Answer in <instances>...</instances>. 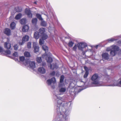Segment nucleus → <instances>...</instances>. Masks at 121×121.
Returning <instances> with one entry per match:
<instances>
[{"label":"nucleus","instance_id":"nucleus-25","mask_svg":"<svg viewBox=\"0 0 121 121\" xmlns=\"http://www.w3.org/2000/svg\"><path fill=\"white\" fill-rule=\"evenodd\" d=\"M64 79V75H62L60 77V83H62Z\"/></svg>","mask_w":121,"mask_h":121},{"label":"nucleus","instance_id":"nucleus-22","mask_svg":"<svg viewBox=\"0 0 121 121\" xmlns=\"http://www.w3.org/2000/svg\"><path fill=\"white\" fill-rule=\"evenodd\" d=\"M41 26L45 27L47 26V24L45 22L42 20L41 21Z\"/></svg>","mask_w":121,"mask_h":121},{"label":"nucleus","instance_id":"nucleus-36","mask_svg":"<svg viewBox=\"0 0 121 121\" xmlns=\"http://www.w3.org/2000/svg\"><path fill=\"white\" fill-rule=\"evenodd\" d=\"M38 19L41 21L43 20V18L41 17V15L38 14Z\"/></svg>","mask_w":121,"mask_h":121},{"label":"nucleus","instance_id":"nucleus-16","mask_svg":"<svg viewBox=\"0 0 121 121\" xmlns=\"http://www.w3.org/2000/svg\"><path fill=\"white\" fill-rule=\"evenodd\" d=\"M22 14L20 13H19L17 14L15 17V18L16 20H19L21 17Z\"/></svg>","mask_w":121,"mask_h":121},{"label":"nucleus","instance_id":"nucleus-49","mask_svg":"<svg viewBox=\"0 0 121 121\" xmlns=\"http://www.w3.org/2000/svg\"><path fill=\"white\" fill-rule=\"evenodd\" d=\"M36 60L37 61V62H38V57H37L36 58Z\"/></svg>","mask_w":121,"mask_h":121},{"label":"nucleus","instance_id":"nucleus-52","mask_svg":"<svg viewBox=\"0 0 121 121\" xmlns=\"http://www.w3.org/2000/svg\"><path fill=\"white\" fill-rule=\"evenodd\" d=\"M67 103H63V104H67Z\"/></svg>","mask_w":121,"mask_h":121},{"label":"nucleus","instance_id":"nucleus-39","mask_svg":"<svg viewBox=\"0 0 121 121\" xmlns=\"http://www.w3.org/2000/svg\"><path fill=\"white\" fill-rule=\"evenodd\" d=\"M55 74V72L54 71H53L50 73V75L52 76H54Z\"/></svg>","mask_w":121,"mask_h":121},{"label":"nucleus","instance_id":"nucleus-40","mask_svg":"<svg viewBox=\"0 0 121 121\" xmlns=\"http://www.w3.org/2000/svg\"><path fill=\"white\" fill-rule=\"evenodd\" d=\"M13 56L15 57H17V53L16 52H15L13 54Z\"/></svg>","mask_w":121,"mask_h":121},{"label":"nucleus","instance_id":"nucleus-47","mask_svg":"<svg viewBox=\"0 0 121 121\" xmlns=\"http://www.w3.org/2000/svg\"><path fill=\"white\" fill-rule=\"evenodd\" d=\"M85 53V52L84 51H83L82 52V54L83 55H84Z\"/></svg>","mask_w":121,"mask_h":121},{"label":"nucleus","instance_id":"nucleus-20","mask_svg":"<svg viewBox=\"0 0 121 121\" xmlns=\"http://www.w3.org/2000/svg\"><path fill=\"white\" fill-rule=\"evenodd\" d=\"M66 90V89L65 87H61L59 90V91L60 93H64L65 92Z\"/></svg>","mask_w":121,"mask_h":121},{"label":"nucleus","instance_id":"nucleus-9","mask_svg":"<svg viewBox=\"0 0 121 121\" xmlns=\"http://www.w3.org/2000/svg\"><path fill=\"white\" fill-rule=\"evenodd\" d=\"M25 13L29 17L31 18L32 17V14L31 13L30 9H26L25 10Z\"/></svg>","mask_w":121,"mask_h":121},{"label":"nucleus","instance_id":"nucleus-18","mask_svg":"<svg viewBox=\"0 0 121 121\" xmlns=\"http://www.w3.org/2000/svg\"><path fill=\"white\" fill-rule=\"evenodd\" d=\"M47 61V62L49 63H51L53 61L52 58L51 57H48V58L46 59Z\"/></svg>","mask_w":121,"mask_h":121},{"label":"nucleus","instance_id":"nucleus-4","mask_svg":"<svg viewBox=\"0 0 121 121\" xmlns=\"http://www.w3.org/2000/svg\"><path fill=\"white\" fill-rule=\"evenodd\" d=\"M119 48L116 46H113L112 49L111 50L110 55L111 56H114L117 53V51L118 50Z\"/></svg>","mask_w":121,"mask_h":121},{"label":"nucleus","instance_id":"nucleus-38","mask_svg":"<svg viewBox=\"0 0 121 121\" xmlns=\"http://www.w3.org/2000/svg\"><path fill=\"white\" fill-rule=\"evenodd\" d=\"M84 68L85 71V72H89V70L87 67L84 66Z\"/></svg>","mask_w":121,"mask_h":121},{"label":"nucleus","instance_id":"nucleus-14","mask_svg":"<svg viewBox=\"0 0 121 121\" xmlns=\"http://www.w3.org/2000/svg\"><path fill=\"white\" fill-rule=\"evenodd\" d=\"M38 71L43 74L45 73L46 72L45 69L43 67H40L38 68Z\"/></svg>","mask_w":121,"mask_h":121},{"label":"nucleus","instance_id":"nucleus-53","mask_svg":"<svg viewBox=\"0 0 121 121\" xmlns=\"http://www.w3.org/2000/svg\"><path fill=\"white\" fill-rule=\"evenodd\" d=\"M53 88H54L55 87V86H54V87H53Z\"/></svg>","mask_w":121,"mask_h":121},{"label":"nucleus","instance_id":"nucleus-41","mask_svg":"<svg viewBox=\"0 0 121 121\" xmlns=\"http://www.w3.org/2000/svg\"><path fill=\"white\" fill-rule=\"evenodd\" d=\"M42 61V58L41 57H38V63L41 62Z\"/></svg>","mask_w":121,"mask_h":121},{"label":"nucleus","instance_id":"nucleus-46","mask_svg":"<svg viewBox=\"0 0 121 121\" xmlns=\"http://www.w3.org/2000/svg\"><path fill=\"white\" fill-rule=\"evenodd\" d=\"M117 43L119 44H121V40H119L118 41V42H117Z\"/></svg>","mask_w":121,"mask_h":121},{"label":"nucleus","instance_id":"nucleus-11","mask_svg":"<svg viewBox=\"0 0 121 121\" xmlns=\"http://www.w3.org/2000/svg\"><path fill=\"white\" fill-rule=\"evenodd\" d=\"M4 46L5 48L6 49H10L11 47V44L9 43L6 42L4 44Z\"/></svg>","mask_w":121,"mask_h":121},{"label":"nucleus","instance_id":"nucleus-31","mask_svg":"<svg viewBox=\"0 0 121 121\" xmlns=\"http://www.w3.org/2000/svg\"><path fill=\"white\" fill-rule=\"evenodd\" d=\"M47 54L46 53H45L42 56V57L43 59H44L45 60L47 59Z\"/></svg>","mask_w":121,"mask_h":121},{"label":"nucleus","instance_id":"nucleus-13","mask_svg":"<svg viewBox=\"0 0 121 121\" xmlns=\"http://www.w3.org/2000/svg\"><path fill=\"white\" fill-rule=\"evenodd\" d=\"M29 29V28L28 26L27 25H25L23 27L22 31L23 32H26L28 31Z\"/></svg>","mask_w":121,"mask_h":121},{"label":"nucleus","instance_id":"nucleus-54","mask_svg":"<svg viewBox=\"0 0 121 121\" xmlns=\"http://www.w3.org/2000/svg\"><path fill=\"white\" fill-rule=\"evenodd\" d=\"M38 37H39V34H38Z\"/></svg>","mask_w":121,"mask_h":121},{"label":"nucleus","instance_id":"nucleus-45","mask_svg":"<svg viewBox=\"0 0 121 121\" xmlns=\"http://www.w3.org/2000/svg\"><path fill=\"white\" fill-rule=\"evenodd\" d=\"M118 85L120 86V85H121V78L120 79V80L119 81V83L118 84Z\"/></svg>","mask_w":121,"mask_h":121},{"label":"nucleus","instance_id":"nucleus-30","mask_svg":"<svg viewBox=\"0 0 121 121\" xmlns=\"http://www.w3.org/2000/svg\"><path fill=\"white\" fill-rule=\"evenodd\" d=\"M116 40L114 38H111L110 39H109L108 40V42L109 43H111L112 42Z\"/></svg>","mask_w":121,"mask_h":121},{"label":"nucleus","instance_id":"nucleus-19","mask_svg":"<svg viewBox=\"0 0 121 121\" xmlns=\"http://www.w3.org/2000/svg\"><path fill=\"white\" fill-rule=\"evenodd\" d=\"M24 55L26 57H29L30 56V53L27 52H25L24 53Z\"/></svg>","mask_w":121,"mask_h":121},{"label":"nucleus","instance_id":"nucleus-35","mask_svg":"<svg viewBox=\"0 0 121 121\" xmlns=\"http://www.w3.org/2000/svg\"><path fill=\"white\" fill-rule=\"evenodd\" d=\"M63 102L62 100L60 99H58V100L57 103L59 105H60L62 104Z\"/></svg>","mask_w":121,"mask_h":121},{"label":"nucleus","instance_id":"nucleus-23","mask_svg":"<svg viewBox=\"0 0 121 121\" xmlns=\"http://www.w3.org/2000/svg\"><path fill=\"white\" fill-rule=\"evenodd\" d=\"M20 22L22 24H24L26 23V20L25 19H22L20 20Z\"/></svg>","mask_w":121,"mask_h":121},{"label":"nucleus","instance_id":"nucleus-42","mask_svg":"<svg viewBox=\"0 0 121 121\" xmlns=\"http://www.w3.org/2000/svg\"><path fill=\"white\" fill-rule=\"evenodd\" d=\"M46 65L45 62H43L42 64V66H45Z\"/></svg>","mask_w":121,"mask_h":121},{"label":"nucleus","instance_id":"nucleus-15","mask_svg":"<svg viewBox=\"0 0 121 121\" xmlns=\"http://www.w3.org/2000/svg\"><path fill=\"white\" fill-rule=\"evenodd\" d=\"M14 10L16 12H21L22 10V8L18 6L15 7L14 8Z\"/></svg>","mask_w":121,"mask_h":121},{"label":"nucleus","instance_id":"nucleus-8","mask_svg":"<svg viewBox=\"0 0 121 121\" xmlns=\"http://www.w3.org/2000/svg\"><path fill=\"white\" fill-rule=\"evenodd\" d=\"M47 83L49 85H50L52 83L54 84L56 82V79L54 77L52 78L51 79H48L47 81Z\"/></svg>","mask_w":121,"mask_h":121},{"label":"nucleus","instance_id":"nucleus-17","mask_svg":"<svg viewBox=\"0 0 121 121\" xmlns=\"http://www.w3.org/2000/svg\"><path fill=\"white\" fill-rule=\"evenodd\" d=\"M43 49L45 51V53H46L47 52H48V47L45 45H43L42 46Z\"/></svg>","mask_w":121,"mask_h":121},{"label":"nucleus","instance_id":"nucleus-2","mask_svg":"<svg viewBox=\"0 0 121 121\" xmlns=\"http://www.w3.org/2000/svg\"><path fill=\"white\" fill-rule=\"evenodd\" d=\"M100 78V77L97 73H95L93 75L91 78L92 84L95 85L99 84L100 83L99 80Z\"/></svg>","mask_w":121,"mask_h":121},{"label":"nucleus","instance_id":"nucleus-44","mask_svg":"<svg viewBox=\"0 0 121 121\" xmlns=\"http://www.w3.org/2000/svg\"><path fill=\"white\" fill-rule=\"evenodd\" d=\"M50 68L51 69H54V68H53L52 67V65L51 64H50Z\"/></svg>","mask_w":121,"mask_h":121},{"label":"nucleus","instance_id":"nucleus-24","mask_svg":"<svg viewBox=\"0 0 121 121\" xmlns=\"http://www.w3.org/2000/svg\"><path fill=\"white\" fill-rule=\"evenodd\" d=\"M74 44V43L72 41H69L68 43V45L69 47H72Z\"/></svg>","mask_w":121,"mask_h":121},{"label":"nucleus","instance_id":"nucleus-28","mask_svg":"<svg viewBox=\"0 0 121 121\" xmlns=\"http://www.w3.org/2000/svg\"><path fill=\"white\" fill-rule=\"evenodd\" d=\"M4 53L6 55H10L11 53V52L10 50H6L4 51Z\"/></svg>","mask_w":121,"mask_h":121},{"label":"nucleus","instance_id":"nucleus-32","mask_svg":"<svg viewBox=\"0 0 121 121\" xmlns=\"http://www.w3.org/2000/svg\"><path fill=\"white\" fill-rule=\"evenodd\" d=\"M89 72H85V73L84 74L83 76V77L85 78H87L89 74Z\"/></svg>","mask_w":121,"mask_h":121},{"label":"nucleus","instance_id":"nucleus-37","mask_svg":"<svg viewBox=\"0 0 121 121\" xmlns=\"http://www.w3.org/2000/svg\"><path fill=\"white\" fill-rule=\"evenodd\" d=\"M14 50H17L18 48V47L17 44H15L14 46Z\"/></svg>","mask_w":121,"mask_h":121},{"label":"nucleus","instance_id":"nucleus-5","mask_svg":"<svg viewBox=\"0 0 121 121\" xmlns=\"http://www.w3.org/2000/svg\"><path fill=\"white\" fill-rule=\"evenodd\" d=\"M77 46L79 50L82 51L83 49L87 47V45L85 43L80 42L77 44Z\"/></svg>","mask_w":121,"mask_h":121},{"label":"nucleus","instance_id":"nucleus-26","mask_svg":"<svg viewBox=\"0 0 121 121\" xmlns=\"http://www.w3.org/2000/svg\"><path fill=\"white\" fill-rule=\"evenodd\" d=\"M34 37L36 39H38V32H36L34 33Z\"/></svg>","mask_w":121,"mask_h":121},{"label":"nucleus","instance_id":"nucleus-51","mask_svg":"<svg viewBox=\"0 0 121 121\" xmlns=\"http://www.w3.org/2000/svg\"><path fill=\"white\" fill-rule=\"evenodd\" d=\"M34 3L35 4H37V2H34Z\"/></svg>","mask_w":121,"mask_h":121},{"label":"nucleus","instance_id":"nucleus-48","mask_svg":"<svg viewBox=\"0 0 121 121\" xmlns=\"http://www.w3.org/2000/svg\"><path fill=\"white\" fill-rule=\"evenodd\" d=\"M62 86V84H59V87H60V86Z\"/></svg>","mask_w":121,"mask_h":121},{"label":"nucleus","instance_id":"nucleus-6","mask_svg":"<svg viewBox=\"0 0 121 121\" xmlns=\"http://www.w3.org/2000/svg\"><path fill=\"white\" fill-rule=\"evenodd\" d=\"M102 56V59L105 60H108L110 56L108 53L107 52L103 53Z\"/></svg>","mask_w":121,"mask_h":121},{"label":"nucleus","instance_id":"nucleus-3","mask_svg":"<svg viewBox=\"0 0 121 121\" xmlns=\"http://www.w3.org/2000/svg\"><path fill=\"white\" fill-rule=\"evenodd\" d=\"M29 59H26L25 61V62L24 63V64L25 65H26L29 64L30 67L32 69H34L35 67V62L34 61H29Z\"/></svg>","mask_w":121,"mask_h":121},{"label":"nucleus","instance_id":"nucleus-50","mask_svg":"<svg viewBox=\"0 0 121 121\" xmlns=\"http://www.w3.org/2000/svg\"><path fill=\"white\" fill-rule=\"evenodd\" d=\"M36 16H37V17L38 18V13H37L36 14Z\"/></svg>","mask_w":121,"mask_h":121},{"label":"nucleus","instance_id":"nucleus-29","mask_svg":"<svg viewBox=\"0 0 121 121\" xmlns=\"http://www.w3.org/2000/svg\"><path fill=\"white\" fill-rule=\"evenodd\" d=\"M20 60L22 62L24 61L25 59V57L24 56H21L19 57Z\"/></svg>","mask_w":121,"mask_h":121},{"label":"nucleus","instance_id":"nucleus-10","mask_svg":"<svg viewBox=\"0 0 121 121\" xmlns=\"http://www.w3.org/2000/svg\"><path fill=\"white\" fill-rule=\"evenodd\" d=\"M4 32L8 36H9L11 35V32L10 29L6 28L4 29Z\"/></svg>","mask_w":121,"mask_h":121},{"label":"nucleus","instance_id":"nucleus-21","mask_svg":"<svg viewBox=\"0 0 121 121\" xmlns=\"http://www.w3.org/2000/svg\"><path fill=\"white\" fill-rule=\"evenodd\" d=\"M15 23L14 22H12L10 25L11 28L12 29H14L15 26Z\"/></svg>","mask_w":121,"mask_h":121},{"label":"nucleus","instance_id":"nucleus-33","mask_svg":"<svg viewBox=\"0 0 121 121\" xmlns=\"http://www.w3.org/2000/svg\"><path fill=\"white\" fill-rule=\"evenodd\" d=\"M31 43L30 42H29L27 43V48H31Z\"/></svg>","mask_w":121,"mask_h":121},{"label":"nucleus","instance_id":"nucleus-7","mask_svg":"<svg viewBox=\"0 0 121 121\" xmlns=\"http://www.w3.org/2000/svg\"><path fill=\"white\" fill-rule=\"evenodd\" d=\"M29 39V37L27 35H25L22 38V42H20L19 44L20 45H22L25 42L27 41Z\"/></svg>","mask_w":121,"mask_h":121},{"label":"nucleus","instance_id":"nucleus-12","mask_svg":"<svg viewBox=\"0 0 121 121\" xmlns=\"http://www.w3.org/2000/svg\"><path fill=\"white\" fill-rule=\"evenodd\" d=\"M33 47L34 49V51L36 53L38 52V47L37 43L34 42L33 43Z\"/></svg>","mask_w":121,"mask_h":121},{"label":"nucleus","instance_id":"nucleus-43","mask_svg":"<svg viewBox=\"0 0 121 121\" xmlns=\"http://www.w3.org/2000/svg\"><path fill=\"white\" fill-rule=\"evenodd\" d=\"M4 51V50L3 48L1 47H0V52H1Z\"/></svg>","mask_w":121,"mask_h":121},{"label":"nucleus","instance_id":"nucleus-34","mask_svg":"<svg viewBox=\"0 0 121 121\" xmlns=\"http://www.w3.org/2000/svg\"><path fill=\"white\" fill-rule=\"evenodd\" d=\"M77 47V45L76 44H75L73 48V50L75 52L76 51Z\"/></svg>","mask_w":121,"mask_h":121},{"label":"nucleus","instance_id":"nucleus-1","mask_svg":"<svg viewBox=\"0 0 121 121\" xmlns=\"http://www.w3.org/2000/svg\"><path fill=\"white\" fill-rule=\"evenodd\" d=\"M39 31L41 36V39H39V44L41 45L43 43L44 40L47 39L48 36L45 33V28H40L39 30Z\"/></svg>","mask_w":121,"mask_h":121},{"label":"nucleus","instance_id":"nucleus-27","mask_svg":"<svg viewBox=\"0 0 121 121\" xmlns=\"http://www.w3.org/2000/svg\"><path fill=\"white\" fill-rule=\"evenodd\" d=\"M37 21V19L36 18H33L32 20V22L33 24H36Z\"/></svg>","mask_w":121,"mask_h":121}]
</instances>
